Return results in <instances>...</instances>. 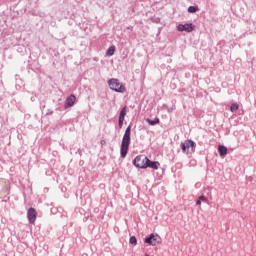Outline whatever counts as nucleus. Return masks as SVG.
<instances>
[{
  "label": "nucleus",
  "mask_w": 256,
  "mask_h": 256,
  "mask_svg": "<svg viewBox=\"0 0 256 256\" xmlns=\"http://www.w3.org/2000/svg\"><path fill=\"white\" fill-rule=\"evenodd\" d=\"M134 165L135 167H138V169H147V167H149L150 169L157 170L159 167H161V163L157 161H150L146 156L143 155L137 156L134 159Z\"/></svg>",
  "instance_id": "f257e3e1"
},
{
  "label": "nucleus",
  "mask_w": 256,
  "mask_h": 256,
  "mask_svg": "<svg viewBox=\"0 0 256 256\" xmlns=\"http://www.w3.org/2000/svg\"><path fill=\"white\" fill-rule=\"evenodd\" d=\"M130 145H131V126H128L122 138V143L120 148V155L122 159H125V157H127V153L129 152Z\"/></svg>",
  "instance_id": "f03ea898"
},
{
  "label": "nucleus",
  "mask_w": 256,
  "mask_h": 256,
  "mask_svg": "<svg viewBox=\"0 0 256 256\" xmlns=\"http://www.w3.org/2000/svg\"><path fill=\"white\" fill-rule=\"evenodd\" d=\"M108 85L112 91H116V93H125L127 88L123 83L119 82L118 79L112 78L108 81Z\"/></svg>",
  "instance_id": "7ed1b4c3"
},
{
  "label": "nucleus",
  "mask_w": 256,
  "mask_h": 256,
  "mask_svg": "<svg viewBox=\"0 0 256 256\" xmlns=\"http://www.w3.org/2000/svg\"><path fill=\"white\" fill-rule=\"evenodd\" d=\"M182 151L186 153V155L195 153V142H193V140H186L182 143Z\"/></svg>",
  "instance_id": "20e7f679"
},
{
  "label": "nucleus",
  "mask_w": 256,
  "mask_h": 256,
  "mask_svg": "<svg viewBox=\"0 0 256 256\" xmlns=\"http://www.w3.org/2000/svg\"><path fill=\"white\" fill-rule=\"evenodd\" d=\"M144 242L155 247V245H159L161 243V236L158 234H151Z\"/></svg>",
  "instance_id": "39448f33"
},
{
  "label": "nucleus",
  "mask_w": 256,
  "mask_h": 256,
  "mask_svg": "<svg viewBox=\"0 0 256 256\" xmlns=\"http://www.w3.org/2000/svg\"><path fill=\"white\" fill-rule=\"evenodd\" d=\"M27 217L29 223H35V221H37V211L35 210V208H30L28 210Z\"/></svg>",
  "instance_id": "423d86ee"
},
{
  "label": "nucleus",
  "mask_w": 256,
  "mask_h": 256,
  "mask_svg": "<svg viewBox=\"0 0 256 256\" xmlns=\"http://www.w3.org/2000/svg\"><path fill=\"white\" fill-rule=\"evenodd\" d=\"M177 29L178 31H186V33H191L195 27H193V24H179Z\"/></svg>",
  "instance_id": "0eeeda50"
},
{
  "label": "nucleus",
  "mask_w": 256,
  "mask_h": 256,
  "mask_svg": "<svg viewBox=\"0 0 256 256\" xmlns=\"http://www.w3.org/2000/svg\"><path fill=\"white\" fill-rule=\"evenodd\" d=\"M77 100V98L75 97V95H70L67 99H66V103H65V108L69 109V107H73V105H75V101Z\"/></svg>",
  "instance_id": "6e6552de"
},
{
  "label": "nucleus",
  "mask_w": 256,
  "mask_h": 256,
  "mask_svg": "<svg viewBox=\"0 0 256 256\" xmlns=\"http://www.w3.org/2000/svg\"><path fill=\"white\" fill-rule=\"evenodd\" d=\"M218 151H219L220 157H225V155H227V147L223 145H220L218 147Z\"/></svg>",
  "instance_id": "1a4fd4ad"
},
{
  "label": "nucleus",
  "mask_w": 256,
  "mask_h": 256,
  "mask_svg": "<svg viewBox=\"0 0 256 256\" xmlns=\"http://www.w3.org/2000/svg\"><path fill=\"white\" fill-rule=\"evenodd\" d=\"M115 49V46L109 47L106 52L107 57H113V55H115Z\"/></svg>",
  "instance_id": "9d476101"
},
{
  "label": "nucleus",
  "mask_w": 256,
  "mask_h": 256,
  "mask_svg": "<svg viewBox=\"0 0 256 256\" xmlns=\"http://www.w3.org/2000/svg\"><path fill=\"white\" fill-rule=\"evenodd\" d=\"M238 110H239V104L234 103L231 105V107H230L231 113H235V111H238Z\"/></svg>",
  "instance_id": "9b49d317"
},
{
  "label": "nucleus",
  "mask_w": 256,
  "mask_h": 256,
  "mask_svg": "<svg viewBox=\"0 0 256 256\" xmlns=\"http://www.w3.org/2000/svg\"><path fill=\"white\" fill-rule=\"evenodd\" d=\"M127 115V108H122L120 115H119V119H125V116Z\"/></svg>",
  "instance_id": "f8f14e48"
},
{
  "label": "nucleus",
  "mask_w": 256,
  "mask_h": 256,
  "mask_svg": "<svg viewBox=\"0 0 256 256\" xmlns=\"http://www.w3.org/2000/svg\"><path fill=\"white\" fill-rule=\"evenodd\" d=\"M147 123H149L150 125H158L159 123V118H155V120H151V119H146Z\"/></svg>",
  "instance_id": "ddd939ff"
},
{
  "label": "nucleus",
  "mask_w": 256,
  "mask_h": 256,
  "mask_svg": "<svg viewBox=\"0 0 256 256\" xmlns=\"http://www.w3.org/2000/svg\"><path fill=\"white\" fill-rule=\"evenodd\" d=\"M197 11H199V8H197L195 6H190L188 8V13H197Z\"/></svg>",
  "instance_id": "4468645a"
},
{
  "label": "nucleus",
  "mask_w": 256,
  "mask_h": 256,
  "mask_svg": "<svg viewBox=\"0 0 256 256\" xmlns=\"http://www.w3.org/2000/svg\"><path fill=\"white\" fill-rule=\"evenodd\" d=\"M130 243H131V245H137V238L135 236H131Z\"/></svg>",
  "instance_id": "2eb2a0df"
},
{
  "label": "nucleus",
  "mask_w": 256,
  "mask_h": 256,
  "mask_svg": "<svg viewBox=\"0 0 256 256\" xmlns=\"http://www.w3.org/2000/svg\"><path fill=\"white\" fill-rule=\"evenodd\" d=\"M199 199H200L201 201H203L204 203H207V197H205V196H200Z\"/></svg>",
  "instance_id": "dca6fc26"
},
{
  "label": "nucleus",
  "mask_w": 256,
  "mask_h": 256,
  "mask_svg": "<svg viewBox=\"0 0 256 256\" xmlns=\"http://www.w3.org/2000/svg\"><path fill=\"white\" fill-rule=\"evenodd\" d=\"M123 121H125V119L119 118V127H123Z\"/></svg>",
  "instance_id": "f3484780"
},
{
  "label": "nucleus",
  "mask_w": 256,
  "mask_h": 256,
  "mask_svg": "<svg viewBox=\"0 0 256 256\" xmlns=\"http://www.w3.org/2000/svg\"><path fill=\"white\" fill-rule=\"evenodd\" d=\"M196 205H201V200H200V198L196 201Z\"/></svg>",
  "instance_id": "a211bd4d"
}]
</instances>
